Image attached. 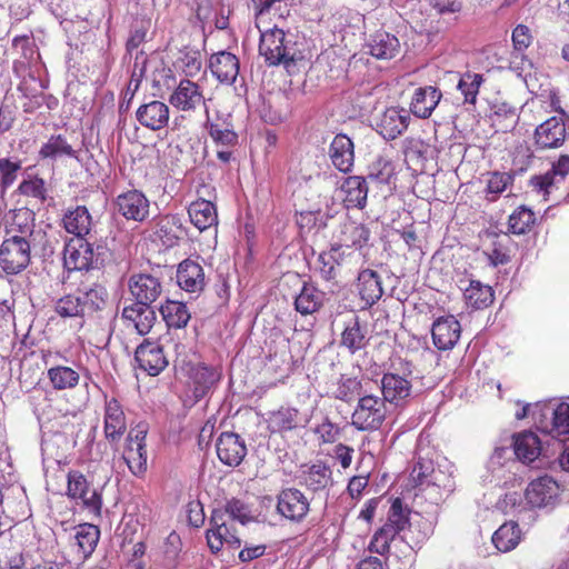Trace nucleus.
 Returning <instances> with one entry per match:
<instances>
[{
    "label": "nucleus",
    "mask_w": 569,
    "mask_h": 569,
    "mask_svg": "<svg viewBox=\"0 0 569 569\" xmlns=\"http://www.w3.org/2000/svg\"><path fill=\"white\" fill-rule=\"evenodd\" d=\"M79 302L76 296L68 293L54 302V311L61 318H80Z\"/></svg>",
    "instance_id": "nucleus-58"
},
{
    "label": "nucleus",
    "mask_w": 569,
    "mask_h": 569,
    "mask_svg": "<svg viewBox=\"0 0 569 569\" xmlns=\"http://www.w3.org/2000/svg\"><path fill=\"white\" fill-rule=\"evenodd\" d=\"M259 53L269 66L283 64L288 67L301 58L295 36L286 33L277 27L261 31Z\"/></svg>",
    "instance_id": "nucleus-3"
},
{
    "label": "nucleus",
    "mask_w": 569,
    "mask_h": 569,
    "mask_svg": "<svg viewBox=\"0 0 569 569\" xmlns=\"http://www.w3.org/2000/svg\"><path fill=\"white\" fill-rule=\"evenodd\" d=\"M209 68L219 82L232 84L239 74V59L231 52L219 51L210 57Z\"/></svg>",
    "instance_id": "nucleus-26"
},
{
    "label": "nucleus",
    "mask_w": 569,
    "mask_h": 569,
    "mask_svg": "<svg viewBox=\"0 0 569 569\" xmlns=\"http://www.w3.org/2000/svg\"><path fill=\"white\" fill-rule=\"evenodd\" d=\"M219 460L228 467H238L247 456L244 440L234 432H222L216 441Z\"/></svg>",
    "instance_id": "nucleus-11"
},
{
    "label": "nucleus",
    "mask_w": 569,
    "mask_h": 569,
    "mask_svg": "<svg viewBox=\"0 0 569 569\" xmlns=\"http://www.w3.org/2000/svg\"><path fill=\"white\" fill-rule=\"evenodd\" d=\"M310 510V499L297 488H284L277 496V511L291 522H301Z\"/></svg>",
    "instance_id": "nucleus-8"
},
{
    "label": "nucleus",
    "mask_w": 569,
    "mask_h": 569,
    "mask_svg": "<svg viewBox=\"0 0 569 569\" xmlns=\"http://www.w3.org/2000/svg\"><path fill=\"white\" fill-rule=\"evenodd\" d=\"M410 116L407 110L386 109L376 122V129L386 140H393L408 128Z\"/></svg>",
    "instance_id": "nucleus-22"
},
{
    "label": "nucleus",
    "mask_w": 569,
    "mask_h": 569,
    "mask_svg": "<svg viewBox=\"0 0 569 569\" xmlns=\"http://www.w3.org/2000/svg\"><path fill=\"white\" fill-rule=\"evenodd\" d=\"M325 293L311 283L303 282L295 299V308L302 316L317 312L323 305Z\"/></svg>",
    "instance_id": "nucleus-38"
},
{
    "label": "nucleus",
    "mask_w": 569,
    "mask_h": 569,
    "mask_svg": "<svg viewBox=\"0 0 569 569\" xmlns=\"http://www.w3.org/2000/svg\"><path fill=\"white\" fill-rule=\"evenodd\" d=\"M188 214L191 223L204 231L218 223V214L214 204L206 199H198L189 204Z\"/></svg>",
    "instance_id": "nucleus-35"
},
{
    "label": "nucleus",
    "mask_w": 569,
    "mask_h": 569,
    "mask_svg": "<svg viewBox=\"0 0 569 569\" xmlns=\"http://www.w3.org/2000/svg\"><path fill=\"white\" fill-rule=\"evenodd\" d=\"M463 298L469 307L483 309L493 302L495 295L490 286L479 280H470L469 286L463 290Z\"/></svg>",
    "instance_id": "nucleus-40"
},
{
    "label": "nucleus",
    "mask_w": 569,
    "mask_h": 569,
    "mask_svg": "<svg viewBox=\"0 0 569 569\" xmlns=\"http://www.w3.org/2000/svg\"><path fill=\"white\" fill-rule=\"evenodd\" d=\"M329 157L332 164L341 172L351 171L355 161L353 142L343 134H337L330 143Z\"/></svg>",
    "instance_id": "nucleus-27"
},
{
    "label": "nucleus",
    "mask_w": 569,
    "mask_h": 569,
    "mask_svg": "<svg viewBox=\"0 0 569 569\" xmlns=\"http://www.w3.org/2000/svg\"><path fill=\"white\" fill-rule=\"evenodd\" d=\"M67 495L73 500H80L82 507L96 517L101 516L102 496L92 488L87 478L79 471H69Z\"/></svg>",
    "instance_id": "nucleus-7"
},
{
    "label": "nucleus",
    "mask_w": 569,
    "mask_h": 569,
    "mask_svg": "<svg viewBox=\"0 0 569 569\" xmlns=\"http://www.w3.org/2000/svg\"><path fill=\"white\" fill-rule=\"evenodd\" d=\"M20 169V161L13 162L8 158L0 159V186L3 190L13 184L17 179V173Z\"/></svg>",
    "instance_id": "nucleus-59"
},
{
    "label": "nucleus",
    "mask_w": 569,
    "mask_h": 569,
    "mask_svg": "<svg viewBox=\"0 0 569 569\" xmlns=\"http://www.w3.org/2000/svg\"><path fill=\"white\" fill-rule=\"evenodd\" d=\"M443 476V471L440 469L436 470L431 460L419 458L410 472V480L415 487L422 486H436L443 489L446 492H452L455 490L453 478L447 477V481H441L440 477Z\"/></svg>",
    "instance_id": "nucleus-12"
},
{
    "label": "nucleus",
    "mask_w": 569,
    "mask_h": 569,
    "mask_svg": "<svg viewBox=\"0 0 569 569\" xmlns=\"http://www.w3.org/2000/svg\"><path fill=\"white\" fill-rule=\"evenodd\" d=\"M74 530V540L78 546V552L83 558H88L92 555L98 545L100 530L98 526L87 522L77 526Z\"/></svg>",
    "instance_id": "nucleus-44"
},
{
    "label": "nucleus",
    "mask_w": 569,
    "mask_h": 569,
    "mask_svg": "<svg viewBox=\"0 0 569 569\" xmlns=\"http://www.w3.org/2000/svg\"><path fill=\"white\" fill-rule=\"evenodd\" d=\"M532 416L540 430L560 442L569 440V403H536Z\"/></svg>",
    "instance_id": "nucleus-5"
},
{
    "label": "nucleus",
    "mask_w": 569,
    "mask_h": 569,
    "mask_svg": "<svg viewBox=\"0 0 569 569\" xmlns=\"http://www.w3.org/2000/svg\"><path fill=\"white\" fill-rule=\"evenodd\" d=\"M566 134L563 119L551 117L536 128L535 141L540 149L558 148L563 143Z\"/></svg>",
    "instance_id": "nucleus-23"
},
{
    "label": "nucleus",
    "mask_w": 569,
    "mask_h": 569,
    "mask_svg": "<svg viewBox=\"0 0 569 569\" xmlns=\"http://www.w3.org/2000/svg\"><path fill=\"white\" fill-rule=\"evenodd\" d=\"M12 47L29 62L33 61L39 56L32 37L27 34L14 37L12 40Z\"/></svg>",
    "instance_id": "nucleus-60"
},
{
    "label": "nucleus",
    "mask_w": 569,
    "mask_h": 569,
    "mask_svg": "<svg viewBox=\"0 0 569 569\" xmlns=\"http://www.w3.org/2000/svg\"><path fill=\"white\" fill-rule=\"evenodd\" d=\"M248 513L249 510L247 506L238 499L228 501L224 510L216 509L212 511L210 528L207 530V541L212 552L216 553L220 551L224 543L233 548L240 547L241 541L232 532L228 523V518L246 523L250 519Z\"/></svg>",
    "instance_id": "nucleus-1"
},
{
    "label": "nucleus",
    "mask_w": 569,
    "mask_h": 569,
    "mask_svg": "<svg viewBox=\"0 0 569 569\" xmlns=\"http://www.w3.org/2000/svg\"><path fill=\"white\" fill-rule=\"evenodd\" d=\"M461 326L453 316L437 319L431 329L433 345L439 350L452 349L460 339Z\"/></svg>",
    "instance_id": "nucleus-21"
},
{
    "label": "nucleus",
    "mask_w": 569,
    "mask_h": 569,
    "mask_svg": "<svg viewBox=\"0 0 569 569\" xmlns=\"http://www.w3.org/2000/svg\"><path fill=\"white\" fill-rule=\"evenodd\" d=\"M558 495V483L548 476L531 481L526 490V499L533 508H545L553 505Z\"/></svg>",
    "instance_id": "nucleus-20"
},
{
    "label": "nucleus",
    "mask_w": 569,
    "mask_h": 569,
    "mask_svg": "<svg viewBox=\"0 0 569 569\" xmlns=\"http://www.w3.org/2000/svg\"><path fill=\"white\" fill-rule=\"evenodd\" d=\"M128 288L133 302L142 306H152L163 291L159 277L143 272L131 274L128 280Z\"/></svg>",
    "instance_id": "nucleus-9"
},
{
    "label": "nucleus",
    "mask_w": 569,
    "mask_h": 569,
    "mask_svg": "<svg viewBox=\"0 0 569 569\" xmlns=\"http://www.w3.org/2000/svg\"><path fill=\"white\" fill-rule=\"evenodd\" d=\"M298 478L300 485L315 493L328 489L333 483L332 470L323 461L302 466Z\"/></svg>",
    "instance_id": "nucleus-18"
},
{
    "label": "nucleus",
    "mask_w": 569,
    "mask_h": 569,
    "mask_svg": "<svg viewBox=\"0 0 569 569\" xmlns=\"http://www.w3.org/2000/svg\"><path fill=\"white\" fill-rule=\"evenodd\" d=\"M62 221L67 232L73 233L76 238H84L92 226L91 216L84 206H78L73 210L67 211Z\"/></svg>",
    "instance_id": "nucleus-39"
},
{
    "label": "nucleus",
    "mask_w": 569,
    "mask_h": 569,
    "mask_svg": "<svg viewBox=\"0 0 569 569\" xmlns=\"http://www.w3.org/2000/svg\"><path fill=\"white\" fill-rule=\"evenodd\" d=\"M48 378L56 390L74 388L80 379L77 370L67 366H56L48 370Z\"/></svg>",
    "instance_id": "nucleus-47"
},
{
    "label": "nucleus",
    "mask_w": 569,
    "mask_h": 569,
    "mask_svg": "<svg viewBox=\"0 0 569 569\" xmlns=\"http://www.w3.org/2000/svg\"><path fill=\"white\" fill-rule=\"evenodd\" d=\"M441 97V91L436 87L418 88L412 96L410 111L417 118L427 119L440 102Z\"/></svg>",
    "instance_id": "nucleus-28"
},
{
    "label": "nucleus",
    "mask_w": 569,
    "mask_h": 569,
    "mask_svg": "<svg viewBox=\"0 0 569 569\" xmlns=\"http://www.w3.org/2000/svg\"><path fill=\"white\" fill-rule=\"evenodd\" d=\"M169 113V107L164 102L152 100L141 104L136 112V117L142 127L158 131L168 126Z\"/></svg>",
    "instance_id": "nucleus-24"
},
{
    "label": "nucleus",
    "mask_w": 569,
    "mask_h": 569,
    "mask_svg": "<svg viewBox=\"0 0 569 569\" xmlns=\"http://www.w3.org/2000/svg\"><path fill=\"white\" fill-rule=\"evenodd\" d=\"M569 172V154H562L545 174L533 176L530 184L538 192L550 193L551 189Z\"/></svg>",
    "instance_id": "nucleus-29"
},
{
    "label": "nucleus",
    "mask_w": 569,
    "mask_h": 569,
    "mask_svg": "<svg viewBox=\"0 0 569 569\" xmlns=\"http://www.w3.org/2000/svg\"><path fill=\"white\" fill-rule=\"evenodd\" d=\"M491 119L493 126L498 127L502 131H508L515 128L518 116L515 108L502 103L495 107Z\"/></svg>",
    "instance_id": "nucleus-54"
},
{
    "label": "nucleus",
    "mask_w": 569,
    "mask_h": 569,
    "mask_svg": "<svg viewBox=\"0 0 569 569\" xmlns=\"http://www.w3.org/2000/svg\"><path fill=\"white\" fill-rule=\"evenodd\" d=\"M512 182V177L506 172H492L487 182L488 193L493 194L490 200H495L497 196L502 193Z\"/></svg>",
    "instance_id": "nucleus-62"
},
{
    "label": "nucleus",
    "mask_w": 569,
    "mask_h": 569,
    "mask_svg": "<svg viewBox=\"0 0 569 569\" xmlns=\"http://www.w3.org/2000/svg\"><path fill=\"white\" fill-rule=\"evenodd\" d=\"M483 82V76L476 72L467 71L461 74L457 89L463 96L466 103L476 104L479 88Z\"/></svg>",
    "instance_id": "nucleus-49"
},
{
    "label": "nucleus",
    "mask_w": 569,
    "mask_h": 569,
    "mask_svg": "<svg viewBox=\"0 0 569 569\" xmlns=\"http://www.w3.org/2000/svg\"><path fill=\"white\" fill-rule=\"evenodd\" d=\"M535 213L526 208L519 207L509 217V231L513 234H525L535 223Z\"/></svg>",
    "instance_id": "nucleus-52"
},
{
    "label": "nucleus",
    "mask_w": 569,
    "mask_h": 569,
    "mask_svg": "<svg viewBox=\"0 0 569 569\" xmlns=\"http://www.w3.org/2000/svg\"><path fill=\"white\" fill-rule=\"evenodd\" d=\"M319 272L325 280H333L338 276V266L330 251L321 252L318 257Z\"/></svg>",
    "instance_id": "nucleus-63"
},
{
    "label": "nucleus",
    "mask_w": 569,
    "mask_h": 569,
    "mask_svg": "<svg viewBox=\"0 0 569 569\" xmlns=\"http://www.w3.org/2000/svg\"><path fill=\"white\" fill-rule=\"evenodd\" d=\"M118 212L128 220L143 221L149 216L150 202L139 190H129L119 194L114 201Z\"/></svg>",
    "instance_id": "nucleus-14"
},
{
    "label": "nucleus",
    "mask_w": 569,
    "mask_h": 569,
    "mask_svg": "<svg viewBox=\"0 0 569 569\" xmlns=\"http://www.w3.org/2000/svg\"><path fill=\"white\" fill-rule=\"evenodd\" d=\"M123 459L133 475L138 476L143 473L147 468L146 446L138 443L136 447H132V445H127Z\"/></svg>",
    "instance_id": "nucleus-51"
},
{
    "label": "nucleus",
    "mask_w": 569,
    "mask_h": 569,
    "mask_svg": "<svg viewBox=\"0 0 569 569\" xmlns=\"http://www.w3.org/2000/svg\"><path fill=\"white\" fill-rule=\"evenodd\" d=\"M110 259V250L106 244L91 243L84 238L69 240L63 249V264L68 272L99 271Z\"/></svg>",
    "instance_id": "nucleus-2"
},
{
    "label": "nucleus",
    "mask_w": 569,
    "mask_h": 569,
    "mask_svg": "<svg viewBox=\"0 0 569 569\" xmlns=\"http://www.w3.org/2000/svg\"><path fill=\"white\" fill-rule=\"evenodd\" d=\"M177 282L187 292H201L206 286L202 266L191 259L183 260L178 266Z\"/></svg>",
    "instance_id": "nucleus-25"
},
{
    "label": "nucleus",
    "mask_w": 569,
    "mask_h": 569,
    "mask_svg": "<svg viewBox=\"0 0 569 569\" xmlns=\"http://www.w3.org/2000/svg\"><path fill=\"white\" fill-rule=\"evenodd\" d=\"M220 375L212 367L197 365L190 370L191 388L194 401L204 398L219 381Z\"/></svg>",
    "instance_id": "nucleus-30"
},
{
    "label": "nucleus",
    "mask_w": 569,
    "mask_h": 569,
    "mask_svg": "<svg viewBox=\"0 0 569 569\" xmlns=\"http://www.w3.org/2000/svg\"><path fill=\"white\" fill-rule=\"evenodd\" d=\"M156 233L164 243L173 244L186 234L182 218L179 214H166L161 217L157 222Z\"/></svg>",
    "instance_id": "nucleus-43"
},
{
    "label": "nucleus",
    "mask_w": 569,
    "mask_h": 569,
    "mask_svg": "<svg viewBox=\"0 0 569 569\" xmlns=\"http://www.w3.org/2000/svg\"><path fill=\"white\" fill-rule=\"evenodd\" d=\"M369 53L377 59L390 60L400 52L399 39L389 32L378 31L368 42Z\"/></svg>",
    "instance_id": "nucleus-33"
},
{
    "label": "nucleus",
    "mask_w": 569,
    "mask_h": 569,
    "mask_svg": "<svg viewBox=\"0 0 569 569\" xmlns=\"http://www.w3.org/2000/svg\"><path fill=\"white\" fill-rule=\"evenodd\" d=\"M361 382L357 378L342 376L337 381V387L333 391L336 399L345 402H350L356 396L360 395Z\"/></svg>",
    "instance_id": "nucleus-53"
},
{
    "label": "nucleus",
    "mask_w": 569,
    "mask_h": 569,
    "mask_svg": "<svg viewBox=\"0 0 569 569\" xmlns=\"http://www.w3.org/2000/svg\"><path fill=\"white\" fill-rule=\"evenodd\" d=\"M385 525L390 529H395L397 535L409 527V510L403 508L401 499L396 498L391 503Z\"/></svg>",
    "instance_id": "nucleus-50"
},
{
    "label": "nucleus",
    "mask_w": 569,
    "mask_h": 569,
    "mask_svg": "<svg viewBox=\"0 0 569 569\" xmlns=\"http://www.w3.org/2000/svg\"><path fill=\"white\" fill-rule=\"evenodd\" d=\"M395 529H390L386 525L379 528L369 545V550L378 555H386L389 552L390 542L396 538Z\"/></svg>",
    "instance_id": "nucleus-55"
},
{
    "label": "nucleus",
    "mask_w": 569,
    "mask_h": 569,
    "mask_svg": "<svg viewBox=\"0 0 569 569\" xmlns=\"http://www.w3.org/2000/svg\"><path fill=\"white\" fill-rule=\"evenodd\" d=\"M34 231L28 226L20 234H11L0 244V269L7 276H14L23 271L31 260V242Z\"/></svg>",
    "instance_id": "nucleus-4"
},
{
    "label": "nucleus",
    "mask_w": 569,
    "mask_h": 569,
    "mask_svg": "<svg viewBox=\"0 0 569 569\" xmlns=\"http://www.w3.org/2000/svg\"><path fill=\"white\" fill-rule=\"evenodd\" d=\"M393 176V167L391 162L382 157L377 158L369 167L367 180L378 183H389Z\"/></svg>",
    "instance_id": "nucleus-56"
},
{
    "label": "nucleus",
    "mask_w": 569,
    "mask_h": 569,
    "mask_svg": "<svg viewBox=\"0 0 569 569\" xmlns=\"http://www.w3.org/2000/svg\"><path fill=\"white\" fill-rule=\"evenodd\" d=\"M127 430L126 416L116 399L106 402L104 409V435L109 441H119Z\"/></svg>",
    "instance_id": "nucleus-31"
},
{
    "label": "nucleus",
    "mask_w": 569,
    "mask_h": 569,
    "mask_svg": "<svg viewBox=\"0 0 569 569\" xmlns=\"http://www.w3.org/2000/svg\"><path fill=\"white\" fill-rule=\"evenodd\" d=\"M169 103L180 111H194L204 104V97L198 83L182 79L168 98Z\"/></svg>",
    "instance_id": "nucleus-15"
},
{
    "label": "nucleus",
    "mask_w": 569,
    "mask_h": 569,
    "mask_svg": "<svg viewBox=\"0 0 569 569\" xmlns=\"http://www.w3.org/2000/svg\"><path fill=\"white\" fill-rule=\"evenodd\" d=\"M79 302L80 318L92 316L96 312L103 311L107 306V289L98 283H81L74 293Z\"/></svg>",
    "instance_id": "nucleus-10"
},
{
    "label": "nucleus",
    "mask_w": 569,
    "mask_h": 569,
    "mask_svg": "<svg viewBox=\"0 0 569 569\" xmlns=\"http://www.w3.org/2000/svg\"><path fill=\"white\" fill-rule=\"evenodd\" d=\"M179 67L182 69L186 76L193 77L201 69V53L196 49H186L180 52L178 59Z\"/></svg>",
    "instance_id": "nucleus-57"
},
{
    "label": "nucleus",
    "mask_w": 569,
    "mask_h": 569,
    "mask_svg": "<svg viewBox=\"0 0 569 569\" xmlns=\"http://www.w3.org/2000/svg\"><path fill=\"white\" fill-rule=\"evenodd\" d=\"M307 422L308 419L298 409L281 407L271 412L268 427L272 432H284L305 426Z\"/></svg>",
    "instance_id": "nucleus-34"
},
{
    "label": "nucleus",
    "mask_w": 569,
    "mask_h": 569,
    "mask_svg": "<svg viewBox=\"0 0 569 569\" xmlns=\"http://www.w3.org/2000/svg\"><path fill=\"white\" fill-rule=\"evenodd\" d=\"M380 388L385 402L400 406L410 397L412 385L406 372H386L380 380Z\"/></svg>",
    "instance_id": "nucleus-16"
},
{
    "label": "nucleus",
    "mask_w": 569,
    "mask_h": 569,
    "mask_svg": "<svg viewBox=\"0 0 569 569\" xmlns=\"http://www.w3.org/2000/svg\"><path fill=\"white\" fill-rule=\"evenodd\" d=\"M39 154L41 158L56 159L58 157L67 156L74 158L76 151L67 142V139L61 134L51 136L46 143L42 144Z\"/></svg>",
    "instance_id": "nucleus-48"
},
{
    "label": "nucleus",
    "mask_w": 569,
    "mask_h": 569,
    "mask_svg": "<svg viewBox=\"0 0 569 569\" xmlns=\"http://www.w3.org/2000/svg\"><path fill=\"white\" fill-rule=\"evenodd\" d=\"M134 359L139 368L150 376H158L168 366L163 349L156 341L144 340L139 345L136 349Z\"/></svg>",
    "instance_id": "nucleus-17"
},
{
    "label": "nucleus",
    "mask_w": 569,
    "mask_h": 569,
    "mask_svg": "<svg viewBox=\"0 0 569 569\" xmlns=\"http://www.w3.org/2000/svg\"><path fill=\"white\" fill-rule=\"evenodd\" d=\"M209 136L218 148H233L238 144V134L232 127L222 121L207 120Z\"/></svg>",
    "instance_id": "nucleus-45"
},
{
    "label": "nucleus",
    "mask_w": 569,
    "mask_h": 569,
    "mask_svg": "<svg viewBox=\"0 0 569 569\" xmlns=\"http://www.w3.org/2000/svg\"><path fill=\"white\" fill-rule=\"evenodd\" d=\"M521 539V530L517 522L508 521L501 525L492 535L493 546L501 552L515 549Z\"/></svg>",
    "instance_id": "nucleus-42"
},
{
    "label": "nucleus",
    "mask_w": 569,
    "mask_h": 569,
    "mask_svg": "<svg viewBox=\"0 0 569 569\" xmlns=\"http://www.w3.org/2000/svg\"><path fill=\"white\" fill-rule=\"evenodd\" d=\"M121 319L128 329L136 330L144 336L150 332L157 320V313L153 306H142L138 302H131L124 306L121 312Z\"/></svg>",
    "instance_id": "nucleus-13"
},
{
    "label": "nucleus",
    "mask_w": 569,
    "mask_h": 569,
    "mask_svg": "<svg viewBox=\"0 0 569 569\" xmlns=\"http://www.w3.org/2000/svg\"><path fill=\"white\" fill-rule=\"evenodd\" d=\"M387 417L386 402L381 397L365 395L351 415V425L359 431L378 430Z\"/></svg>",
    "instance_id": "nucleus-6"
},
{
    "label": "nucleus",
    "mask_w": 569,
    "mask_h": 569,
    "mask_svg": "<svg viewBox=\"0 0 569 569\" xmlns=\"http://www.w3.org/2000/svg\"><path fill=\"white\" fill-rule=\"evenodd\" d=\"M358 289L361 299L369 307L373 306L383 295L379 274L371 270H362L358 276Z\"/></svg>",
    "instance_id": "nucleus-37"
},
{
    "label": "nucleus",
    "mask_w": 569,
    "mask_h": 569,
    "mask_svg": "<svg viewBox=\"0 0 569 569\" xmlns=\"http://www.w3.org/2000/svg\"><path fill=\"white\" fill-rule=\"evenodd\" d=\"M368 330L366 325H361L358 318L349 322L341 333V345L347 348L350 353L363 349L368 343Z\"/></svg>",
    "instance_id": "nucleus-41"
},
{
    "label": "nucleus",
    "mask_w": 569,
    "mask_h": 569,
    "mask_svg": "<svg viewBox=\"0 0 569 569\" xmlns=\"http://www.w3.org/2000/svg\"><path fill=\"white\" fill-rule=\"evenodd\" d=\"M541 440L532 431H522L513 436V451L523 463L533 462L541 453Z\"/></svg>",
    "instance_id": "nucleus-32"
},
{
    "label": "nucleus",
    "mask_w": 569,
    "mask_h": 569,
    "mask_svg": "<svg viewBox=\"0 0 569 569\" xmlns=\"http://www.w3.org/2000/svg\"><path fill=\"white\" fill-rule=\"evenodd\" d=\"M19 192L23 196L33 197L40 199L41 201L46 200V186L43 179L39 177H34L28 180H23L19 188Z\"/></svg>",
    "instance_id": "nucleus-61"
},
{
    "label": "nucleus",
    "mask_w": 569,
    "mask_h": 569,
    "mask_svg": "<svg viewBox=\"0 0 569 569\" xmlns=\"http://www.w3.org/2000/svg\"><path fill=\"white\" fill-rule=\"evenodd\" d=\"M429 4L439 16L456 14L463 8L462 0H429Z\"/></svg>",
    "instance_id": "nucleus-64"
},
{
    "label": "nucleus",
    "mask_w": 569,
    "mask_h": 569,
    "mask_svg": "<svg viewBox=\"0 0 569 569\" xmlns=\"http://www.w3.org/2000/svg\"><path fill=\"white\" fill-rule=\"evenodd\" d=\"M333 237L346 249L361 250L370 240V230L365 223L346 218Z\"/></svg>",
    "instance_id": "nucleus-19"
},
{
    "label": "nucleus",
    "mask_w": 569,
    "mask_h": 569,
    "mask_svg": "<svg viewBox=\"0 0 569 569\" xmlns=\"http://www.w3.org/2000/svg\"><path fill=\"white\" fill-rule=\"evenodd\" d=\"M160 312L167 326L176 329L184 328L191 317L184 303L172 300L161 305Z\"/></svg>",
    "instance_id": "nucleus-46"
},
{
    "label": "nucleus",
    "mask_w": 569,
    "mask_h": 569,
    "mask_svg": "<svg viewBox=\"0 0 569 569\" xmlns=\"http://www.w3.org/2000/svg\"><path fill=\"white\" fill-rule=\"evenodd\" d=\"M345 192L343 202L347 208L362 209L367 203L368 182L367 179L360 176L348 177L342 187Z\"/></svg>",
    "instance_id": "nucleus-36"
}]
</instances>
